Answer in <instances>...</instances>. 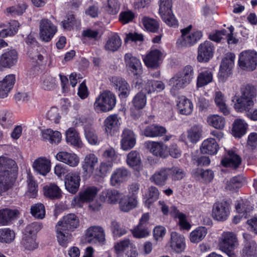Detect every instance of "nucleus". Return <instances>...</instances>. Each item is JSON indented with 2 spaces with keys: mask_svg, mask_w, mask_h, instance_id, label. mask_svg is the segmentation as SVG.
<instances>
[{
  "mask_svg": "<svg viewBox=\"0 0 257 257\" xmlns=\"http://www.w3.org/2000/svg\"><path fill=\"white\" fill-rule=\"evenodd\" d=\"M17 169L14 160L0 157V195L14 185L17 179Z\"/></svg>",
  "mask_w": 257,
  "mask_h": 257,
  "instance_id": "nucleus-1",
  "label": "nucleus"
},
{
  "mask_svg": "<svg viewBox=\"0 0 257 257\" xmlns=\"http://www.w3.org/2000/svg\"><path fill=\"white\" fill-rule=\"evenodd\" d=\"M79 225V220L74 214H69L63 217L56 225L57 238L59 244L67 246L72 237L71 232Z\"/></svg>",
  "mask_w": 257,
  "mask_h": 257,
  "instance_id": "nucleus-2",
  "label": "nucleus"
},
{
  "mask_svg": "<svg viewBox=\"0 0 257 257\" xmlns=\"http://www.w3.org/2000/svg\"><path fill=\"white\" fill-rule=\"evenodd\" d=\"M192 26L181 29V36L178 38L176 44L179 47H189L196 44L202 37V33L200 31L190 33Z\"/></svg>",
  "mask_w": 257,
  "mask_h": 257,
  "instance_id": "nucleus-3",
  "label": "nucleus"
},
{
  "mask_svg": "<svg viewBox=\"0 0 257 257\" xmlns=\"http://www.w3.org/2000/svg\"><path fill=\"white\" fill-rule=\"evenodd\" d=\"M238 241L236 234L232 232H224L220 237L219 246L229 257H236L233 252L238 246Z\"/></svg>",
  "mask_w": 257,
  "mask_h": 257,
  "instance_id": "nucleus-4",
  "label": "nucleus"
},
{
  "mask_svg": "<svg viewBox=\"0 0 257 257\" xmlns=\"http://www.w3.org/2000/svg\"><path fill=\"white\" fill-rule=\"evenodd\" d=\"M115 104V95L110 91L105 90L96 98L94 105L96 110L107 112L112 110Z\"/></svg>",
  "mask_w": 257,
  "mask_h": 257,
  "instance_id": "nucleus-5",
  "label": "nucleus"
},
{
  "mask_svg": "<svg viewBox=\"0 0 257 257\" xmlns=\"http://www.w3.org/2000/svg\"><path fill=\"white\" fill-rule=\"evenodd\" d=\"M238 65L244 70L252 71L257 66V53L253 50H245L239 55Z\"/></svg>",
  "mask_w": 257,
  "mask_h": 257,
  "instance_id": "nucleus-6",
  "label": "nucleus"
},
{
  "mask_svg": "<svg viewBox=\"0 0 257 257\" xmlns=\"http://www.w3.org/2000/svg\"><path fill=\"white\" fill-rule=\"evenodd\" d=\"M126 69L128 73L138 78L143 73L141 61L131 53H126L124 57Z\"/></svg>",
  "mask_w": 257,
  "mask_h": 257,
  "instance_id": "nucleus-7",
  "label": "nucleus"
},
{
  "mask_svg": "<svg viewBox=\"0 0 257 257\" xmlns=\"http://www.w3.org/2000/svg\"><path fill=\"white\" fill-rule=\"evenodd\" d=\"M39 24L41 39L46 42H49L57 31L56 27L48 19H42Z\"/></svg>",
  "mask_w": 257,
  "mask_h": 257,
  "instance_id": "nucleus-8",
  "label": "nucleus"
},
{
  "mask_svg": "<svg viewBox=\"0 0 257 257\" xmlns=\"http://www.w3.org/2000/svg\"><path fill=\"white\" fill-rule=\"evenodd\" d=\"M230 214V205L226 201L215 203L212 208V217L218 221L226 220Z\"/></svg>",
  "mask_w": 257,
  "mask_h": 257,
  "instance_id": "nucleus-9",
  "label": "nucleus"
},
{
  "mask_svg": "<svg viewBox=\"0 0 257 257\" xmlns=\"http://www.w3.org/2000/svg\"><path fill=\"white\" fill-rule=\"evenodd\" d=\"M214 46L209 41L201 43L198 48L197 60L199 62H207L213 56Z\"/></svg>",
  "mask_w": 257,
  "mask_h": 257,
  "instance_id": "nucleus-10",
  "label": "nucleus"
},
{
  "mask_svg": "<svg viewBox=\"0 0 257 257\" xmlns=\"http://www.w3.org/2000/svg\"><path fill=\"white\" fill-rule=\"evenodd\" d=\"M163 53L158 49H152L144 59L145 65L148 68H158L162 62Z\"/></svg>",
  "mask_w": 257,
  "mask_h": 257,
  "instance_id": "nucleus-11",
  "label": "nucleus"
},
{
  "mask_svg": "<svg viewBox=\"0 0 257 257\" xmlns=\"http://www.w3.org/2000/svg\"><path fill=\"white\" fill-rule=\"evenodd\" d=\"M235 55L232 53H227L222 59L220 66L218 76L223 79L226 78L230 73V71L233 68L234 63Z\"/></svg>",
  "mask_w": 257,
  "mask_h": 257,
  "instance_id": "nucleus-12",
  "label": "nucleus"
},
{
  "mask_svg": "<svg viewBox=\"0 0 257 257\" xmlns=\"http://www.w3.org/2000/svg\"><path fill=\"white\" fill-rule=\"evenodd\" d=\"M244 246L241 251L242 257H257V244L251 235L244 233Z\"/></svg>",
  "mask_w": 257,
  "mask_h": 257,
  "instance_id": "nucleus-13",
  "label": "nucleus"
},
{
  "mask_svg": "<svg viewBox=\"0 0 257 257\" xmlns=\"http://www.w3.org/2000/svg\"><path fill=\"white\" fill-rule=\"evenodd\" d=\"M98 190L96 187H88L79 193V196L74 198L72 203L75 205H80L84 202H90L95 198Z\"/></svg>",
  "mask_w": 257,
  "mask_h": 257,
  "instance_id": "nucleus-14",
  "label": "nucleus"
},
{
  "mask_svg": "<svg viewBox=\"0 0 257 257\" xmlns=\"http://www.w3.org/2000/svg\"><path fill=\"white\" fill-rule=\"evenodd\" d=\"M171 170L170 168L163 167L156 171L150 177V180L158 186L165 185L170 176Z\"/></svg>",
  "mask_w": 257,
  "mask_h": 257,
  "instance_id": "nucleus-15",
  "label": "nucleus"
},
{
  "mask_svg": "<svg viewBox=\"0 0 257 257\" xmlns=\"http://www.w3.org/2000/svg\"><path fill=\"white\" fill-rule=\"evenodd\" d=\"M18 54L15 49L10 50L3 53L0 57V67L11 68L16 65Z\"/></svg>",
  "mask_w": 257,
  "mask_h": 257,
  "instance_id": "nucleus-16",
  "label": "nucleus"
},
{
  "mask_svg": "<svg viewBox=\"0 0 257 257\" xmlns=\"http://www.w3.org/2000/svg\"><path fill=\"white\" fill-rule=\"evenodd\" d=\"M80 177L77 172H71L67 174L65 178L66 189L72 194H75L80 186Z\"/></svg>",
  "mask_w": 257,
  "mask_h": 257,
  "instance_id": "nucleus-17",
  "label": "nucleus"
},
{
  "mask_svg": "<svg viewBox=\"0 0 257 257\" xmlns=\"http://www.w3.org/2000/svg\"><path fill=\"white\" fill-rule=\"evenodd\" d=\"M121 118L118 114H114L109 115L105 119L104 126L105 132L110 135H114L119 130Z\"/></svg>",
  "mask_w": 257,
  "mask_h": 257,
  "instance_id": "nucleus-18",
  "label": "nucleus"
},
{
  "mask_svg": "<svg viewBox=\"0 0 257 257\" xmlns=\"http://www.w3.org/2000/svg\"><path fill=\"white\" fill-rule=\"evenodd\" d=\"M233 107L237 112H247L254 106L253 100H249L238 95H235L232 99Z\"/></svg>",
  "mask_w": 257,
  "mask_h": 257,
  "instance_id": "nucleus-19",
  "label": "nucleus"
},
{
  "mask_svg": "<svg viewBox=\"0 0 257 257\" xmlns=\"http://www.w3.org/2000/svg\"><path fill=\"white\" fill-rule=\"evenodd\" d=\"M105 236L104 229L99 226L90 227L86 232V236L90 242L92 241L103 242L105 240Z\"/></svg>",
  "mask_w": 257,
  "mask_h": 257,
  "instance_id": "nucleus-20",
  "label": "nucleus"
},
{
  "mask_svg": "<svg viewBox=\"0 0 257 257\" xmlns=\"http://www.w3.org/2000/svg\"><path fill=\"white\" fill-rule=\"evenodd\" d=\"M121 147L124 151L132 149L136 145V138L134 132L128 129L123 130L121 135Z\"/></svg>",
  "mask_w": 257,
  "mask_h": 257,
  "instance_id": "nucleus-21",
  "label": "nucleus"
},
{
  "mask_svg": "<svg viewBox=\"0 0 257 257\" xmlns=\"http://www.w3.org/2000/svg\"><path fill=\"white\" fill-rule=\"evenodd\" d=\"M241 163V158L235 151L229 150L227 157L221 160V164L226 167L236 169Z\"/></svg>",
  "mask_w": 257,
  "mask_h": 257,
  "instance_id": "nucleus-22",
  "label": "nucleus"
},
{
  "mask_svg": "<svg viewBox=\"0 0 257 257\" xmlns=\"http://www.w3.org/2000/svg\"><path fill=\"white\" fill-rule=\"evenodd\" d=\"M121 193L113 189L104 190L100 196V199L109 204H116L121 196Z\"/></svg>",
  "mask_w": 257,
  "mask_h": 257,
  "instance_id": "nucleus-23",
  "label": "nucleus"
},
{
  "mask_svg": "<svg viewBox=\"0 0 257 257\" xmlns=\"http://www.w3.org/2000/svg\"><path fill=\"white\" fill-rule=\"evenodd\" d=\"M56 159L70 167H76L79 162V158L74 153L67 152H60L56 156Z\"/></svg>",
  "mask_w": 257,
  "mask_h": 257,
  "instance_id": "nucleus-24",
  "label": "nucleus"
},
{
  "mask_svg": "<svg viewBox=\"0 0 257 257\" xmlns=\"http://www.w3.org/2000/svg\"><path fill=\"white\" fill-rule=\"evenodd\" d=\"M189 83L187 82L178 73L175 75L169 81L171 87V93L175 95L177 92L187 86Z\"/></svg>",
  "mask_w": 257,
  "mask_h": 257,
  "instance_id": "nucleus-25",
  "label": "nucleus"
},
{
  "mask_svg": "<svg viewBox=\"0 0 257 257\" xmlns=\"http://www.w3.org/2000/svg\"><path fill=\"white\" fill-rule=\"evenodd\" d=\"M15 81V76L10 74L0 81V97L4 98L7 97L8 93L13 87Z\"/></svg>",
  "mask_w": 257,
  "mask_h": 257,
  "instance_id": "nucleus-26",
  "label": "nucleus"
},
{
  "mask_svg": "<svg viewBox=\"0 0 257 257\" xmlns=\"http://www.w3.org/2000/svg\"><path fill=\"white\" fill-rule=\"evenodd\" d=\"M170 246L176 252H181L185 247L184 236L176 232H172L171 234Z\"/></svg>",
  "mask_w": 257,
  "mask_h": 257,
  "instance_id": "nucleus-27",
  "label": "nucleus"
},
{
  "mask_svg": "<svg viewBox=\"0 0 257 257\" xmlns=\"http://www.w3.org/2000/svg\"><path fill=\"white\" fill-rule=\"evenodd\" d=\"M20 27L19 23L16 20L11 21L8 25H0V37L6 38L15 35Z\"/></svg>",
  "mask_w": 257,
  "mask_h": 257,
  "instance_id": "nucleus-28",
  "label": "nucleus"
},
{
  "mask_svg": "<svg viewBox=\"0 0 257 257\" xmlns=\"http://www.w3.org/2000/svg\"><path fill=\"white\" fill-rule=\"evenodd\" d=\"M66 140L68 144L76 148H81L82 142L79 133L74 127H70L66 133Z\"/></svg>",
  "mask_w": 257,
  "mask_h": 257,
  "instance_id": "nucleus-29",
  "label": "nucleus"
},
{
  "mask_svg": "<svg viewBox=\"0 0 257 257\" xmlns=\"http://www.w3.org/2000/svg\"><path fill=\"white\" fill-rule=\"evenodd\" d=\"M129 175L128 171L123 168L116 169L112 174L110 178V183L112 186H117L126 180Z\"/></svg>",
  "mask_w": 257,
  "mask_h": 257,
  "instance_id": "nucleus-30",
  "label": "nucleus"
},
{
  "mask_svg": "<svg viewBox=\"0 0 257 257\" xmlns=\"http://www.w3.org/2000/svg\"><path fill=\"white\" fill-rule=\"evenodd\" d=\"M146 147L150 152L154 156L165 158L166 154V146L163 143L156 142H148L146 143Z\"/></svg>",
  "mask_w": 257,
  "mask_h": 257,
  "instance_id": "nucleus-31",
  "label": "nucleus"
},
{
  "mask_svg": "<svg viewBox=\"0 0 257 257\" xmlns=\"http://www.w3.org/2000/svg\"><path fill=\"white\" fill-rule=\"evenodd\" d=\"M213 81V72L210 69H205L199 73L196 81V87L201 88Z\"/></svg>",
  "mask_w": 257,
  "mask_h": 257,
  "instance_id": "nucleus-32",
  "label": "nucleus"
},
{
  "mask_svg": "<svg viewBox=\"0 0 257 257\" xmlns=\"http://www.w3.org/2000/svg\"><path fill=\"white\" fill-rule=\"evenodd\" d=\"M167 130L165 127L158 124H153L146 126L143 132V134L150 138L162 137L166 134Z\"/></svg>",
  "mask_w": 257,
  "mask_h": 257,
  "instance_id": "nucleus-33",
  "label": "nucleus"
},
{
  "mask_svg": "<svg viewBox=\"0 0 257 257\" xmlns=\"http://www.w3.org/2000/svg\"><path fill=\"white\" fill-rule=\"evenodd\" d=\"M118 203L120 210L127 212L136 206L137 201L135 196H125L122 194Z\"/></svg>",
  "mask_w": 257,
  "mask_h": 257,
  "instance_id": "nucleus-34",
  "label": "nucleus"
},
{
  "mask_svg": "<svg viewBox=\"0 0 257 257\" xmlns=\"http://www.w3.org/2000/svg\"><path fill=\"white\" fill-rule=\"evenodd\" d=\"M43 191L45 196L52 200L58 199L62 197L61 189L54 183L45 186Z\"/></svg>",
  "mask_w": 257,
  "mask_h": 257,
  "instance_id": "nucleus-35",
  "label": "nucleus"
},
{
  "mask_svg": "<svg viewBox=\"0 0 257 257\" xmlns=\"http://www.w3.org/2000/svg\"><path fill=\"white\" fill-rule=\"evenodd\" d=\"M218 149L219 146L216 140L209 138L203 142L200 149L203 154L213 155L217 153Z\"/></svg>",
  "mask_w": 257,
  "mask_h": 257,
  "instance_id": "nucleus-36",
  "label": "nucleus"
},
{
  "mask_svg": "<svg viewBox=\"0 0 257 257\" xmlns=\"http://www.w3.org/2000/svg\"><path fill=\"white\" fill-rule=\"evenodd\" d=\"M112 80L115 88L119 91V95L122 98L126 97L129 94V86L126 81L119 77H112Z\"/></svg>",
  "mask_w": 257,
  "mask_h": 257,
  "instance_id": "nucleus-37",
  "label": "nucleus"
},
{
  "mask_svg": "<svg viewBox=\"0 0 257 257\" xmlns=\"http://www.w3.org/2000/svg\"><path fill=\"white\" fill-rule=\"evenodd\" d=\"M33 166L36 172L43 176L50 170V162L45 158H39L36 160Z\"/></svg>",
  "mask_w": 257,
  "mask_h": 257,
  "instance_id": "nucleus-38",
  "label": "nucleus"
},
{
  "mask_svg": "<svg viewBox=\"0 0 257 257\" xmlns=\"http://www.w3.org/2000/svg\"><path fill=\"white\" fill-rule=\"evenodd\" d=\"M177 106L180 113L183 115L190 114L193 109L191 101L185 97H182L179 99Z\"/></svg>",
  "mask_w": 257,
  "mask_h": 257,
  "instance_id": "nucleus-39",
  "label": "nucleus"
},
{
  "mask_svg": "<svg viewBox=\"0 0 257 257\" xmlns=\"http://www.w3.org/2000/svg\"><path fill=\"white\" fill-rule=\"evenodd\" d=\"M43 139L51 144H58L61 140V134L58 131H54L51 129H47L42 131Z\"/></svg>",
  "mask_w": 257,
  "mask_h": 257,
  "instance_id": "nucleus-40",
  "label": "nucleus"
},
{
  "mask_svg": "<svg viewBox=\"0 0 257 257\" xmlns=\"http://www.w3.org/2000/svg\"><path fill=\"white\" fill-rule=\"evenodd\" d=\"M97 162V157L93 154H89L84 159L82 164V169L87 173L92 174L94 171V166Z\"/></svg>",
  "mask_w": 257,
  "mask_h": 257,
  "instance_id": "nucleus-41",
  "label": "nucleus"
},
{
  "mask_svg": "<svg viewBox=\"0 0 257 257\" xmlns=\"http://www.w3.org/2000/svg\"><path fill=\"white\" fill-rule=\"evenodd\" d=\"M18 213L17 210L8 208L0 210V224L2 225H8L16 217Z\"/></svg>",
  "mask_w": 257,
  "mask_h": 257,
  "instance_id": "nucleus-42",
  "label": "nucleus"
},
{
  "mask_svg": "<svg viewBox=\"0 0 257 257\" xmlns=\"http://www.w3.org/2000/svg\"><path fill=\"white\" fill-rule=\"evenodd\" d=\"M165 88L164 84L160 81L148 80L145 84L142 91L151 94L155 91L160 92Z\"/></svg>",
  "mask_w": 257,
  "mask_h": 257,
  "instance_id": "nucleus-43",
  "label": "nucleus"
},
{
  "mask_svg": "<svg viewBox=\"0 0 257 257\" xmlns=\"http://www.w3.org/2000/svg\"><path fill=\"white\" fill-rule=\"evenodd\" d=\"M237 212L240 214L241 217L247 218L252 211L253 206L250 202L247 200L241 199L236 205Z\"/></svg>",
  "mask_w": 257,
  "mask_h": 257,
  "instance_id": "nucleus-44",
  "label": "nucleus"
},
{
  "mask_svg": "<svg viewBox=\"0 0 257 257\" xmlns=\"http://www.w3.org/2000/svg\"><path fill=\"white\" fill-rule=\"evenodd\" d=\"M121 45V41L118 35L113 34L108 37L104 46L105 50L114 52L117 51Z\"/></svg>",
  "mask_w": 257,
  "mask_h": 257,
  "instance_id": "nucleus-45",
  "label": "nucleus"
},
{
  "mask_svg": "<svg viewBox=\"0 0 257 257\" xmlns=\"http://www.w3.org/2000/svg\"><path fill=\"white\" fill-rule=\"evenodd\" d=\"M192 174L197 179L202 180L207 182H210L214 177L213 172L209 169L204 170L197 168L193 170Z\"/></svg>",
  "mask_w": 257,
  "mask_h": 257,
  "instance_id": "nucleus-46",
  "label": "nucleus"
},
{
  "mask_svg": "<svg viewBox=\"0 0 257 257\" xmlns=\"http://www.w3.org/2000/svg\"><path fill=\"white\" fill-rule=\"evenodd\" d=\"M142 23L148 31L154 33H159L160 26L156 20L145 16L142 19Z\"/></svg>",
  "mask_w": 257,
  "mask_h": 257,
  "instance_id": "nucleus-47",
  "label": "nucleus"
},
{
  "mask_svg": "<svg viewBox=\"0 0 257 257\" xmlns=\"http://www.w3.org/2000/svg\"><path fill=\"white\" fill-rule=\"evenodd\" d=\"M247 126V123L243 119H237L235 120L232 129L234 136L235 137H241L246 133Z\"/></svg>",
  "mask_w": 257,
  "mask_h": 257,
  "instance_id": "nucleus-48",
  "label": "nucleus"
},
{
  "mask_svg": "<svg viewBox=\"0 0 257 257\" xmlns=\"http://www.w3.org/2000/svg\"><path fill=\"white\" fill-rule=\"evenodd\" d=\"M171 214L175 218L179 219V225L183 229L189 230L191 227L190 224L186 220V216L185 214L180 212L176 207H172L171 209Z\"/></svg>",
  "mask_w": 257,
  "mask_h": 257,
  "instance_id": "nucleus-49",
  "label": "nucleus"
},
{
  "mask_svg": "<svg viewBox=\"0 0 257 257\" xmlns=\"http://www.w3.org/2000/svg\"><path fill=\"white\" fill-rule=\"evenodd\" d=\"M214 100L219 111L225 115L229 114V108L226 104L224 95L220 91H217L215 93Z\"/></svg>",
  "mask_w": 257,
  "mask_h": 257,
  "instance_id": "nucleus-50",
  "label": "nucleus"
},
{
  "mask_svg": "<svg viewBox=\"0 0 257 257\" xmlns=\"http://www.w3.org/2000/svg\"><path fill=\"white\" fill-rule=\"evenodd\" d=\"M202 130L201 126L194 125L187 131V138L192 143H197L202 136Z\"/></svg>",
  "mask_w": 257,
  "mask_h": 257,
  "instance_id": "nucleus-51",
  "label": "nucleus"
},
{
  "mask_svg": "<svg viewBox=\"0 0 257 257\" xmlns=\"http://www.w3.org/2000/svg\"><path fill=\"white\" fill-rule=\"evenodd\" d=\"M207 233V229L205 227H198L190 233V240L192 242L198 243L204 239Z\"/></svg>",
  "mask_w": 257,
  "mask_h": 257,
  "instance_id": "nucleus-52",
  "label": "nucleus"
},
{
  "mask_svg": "<svg viewBox=\"0 0 257 257\" xmlns=\"http://www.w3.org/2000/svg\"><path fill=\"white\" fill-rule=\"evenodd\" d=\"M27 182L28 184L27 195L30 198H36L38 194V185L33 176L30 174L27 175Z\"/></svg>",
  "mask_w": 257,
  "mask_h": 257,
  "instance_id": "nucleus-53",
  "label": "nucleus"
},
{
  "mask_svg": "<svg viewBox=\"0 0 257 257\" xmlns=\"http://www.w3.org/2000/svg\"><path fill=\"white\" fill-rule=\"evenodd\" d=\"M127 164L132 168L137 167L141 164L140 154L137 151H132L127 155Z\"/></svg>",
  "mask_w": 257,
  "mask_h": 257,
  "instance_id": "nucleus-54",
  "label": "nucleus"
},
{
  "mask_svg": "<svg viewBox=\"0 0 257 257\" xmlns=\"http://www.w3.org/2000/svg\"><path fill=\"white\" fill-rule=\"evenodd\" d=\"M208 122L214 128L222 130L224 127L225 120L224 117L214 114L208 117Z\"/></svg>",
  "mask_w": 257,
  "mask_h": 257,
  "instance_id": "nucleus-55",
  "label": "nucleus"
},
{
  "mask_svg": "<svg viewBox=\"0 0 257 257\" xmlns=\"http://www.w3.org/2000/svg\"><path fill=\"white\" fill-rule=\"evenodd\" d=\"M151 232L149 227L138 224L133 230L132 232L136 238H141L148 236Z\"/></svg>",
  "mask_w": 257,
  "mask_h": 257,
  "instance_id": "nucleus-56",
  "label": "nucleus"
},
{
  "mask_svg": "<svg viewBox=\"0 0 257 257\" xmlns=\"http://www.w3.org/2000/svg\"><path fill=\"white\" fill-rule=\"evenodd\" d=\"M243 181L242 176H235L227 182L226 189L230 191L236 190L242 186Z\"/></svg>",
  "mask_w": 257,
  "mask_h": 257,
  "instance_id": "nucleus-57",
  "label": "nucleus"
},
{
  "mask_svg": "<svg viewBox=\"0 0 257 257\" xmlns=\"http://www.w3.org/2000/svg\"><path fill=\"white\" fill-rule=\"evenodd\" d=\"M110 228L114 237H119L126 233V229L115 220L111 221Z\"/></svg>",
  "mask_w": 257,
  "mask_h": 257,
  "instance_id": "nucleus-58",
  "label": "nucleus"
},
{
  "mask_svg": "<svg viewBox=\"0 0 257 257\" xmlns=\"http://www.w3.org/2000/svg\"><path fill=\"white\" fill-rule=\"evenodd\" d=\"M147 98L146 94L142 91L138 93L133 100V103L135 107L138 109L143 108L146 105Z\"/></svg>",
  "mask_w": 257,
  "mask_h": 257,
  "instance_id": "nucleus-59",
  "label": "nucleus"
},
{
  "mask_svg": "<svg viewBox=\"0 0 257 257\" xmlns=\"http://www.w3.org/2000/svg\"><path fill=\"white\" fill-rule=\"evenodd\" d=\"M112 169V163L108 162H102L95 169V174L99 177H104Z\"/></svg>",
  "mask_w": 257,
  "mask_h": 257,
  "instance_id": "nucleus-60",
  "label": "nucleus"
},
{
  "mask_svg": "<svg viewBox=\"0 0 257 257\" xmlns=\"http://www.w3.org/2000/svg\"><path fill=\"white\" fill-rule=\"evenodd\" d=\"M31 213L36 218L43 219L45 215V206L42 203H37L31 206Z\"/></svg>",
  "mask_w": 257,
  "mask_h": 257,
  "instance_id": "nucleus-61",
  "label": "nucleus"
},
{
  "mask_svg": "<svg viewBox=\"0 0 257 257\" xmlns=\"http://www.w3.org/2000/svg\"><path fill=\"white\" fill-rule=\"evenodd\" d=\"M13 114L6 110L0 111V124L4 127H7L13 123Z\"/></svg>",
  "mask_w": 257,
  "mask_h": 257,
  "instance_id": "nucleus-62",
  "label": "nucleus"
},
{
  "mask_svg": "<svg viewBox=\"0 0 257 257\" xmlns=\"http://www.w3.org/2000/svg\"><path fill=\"white\" fill-rule=\"evenodd\" d=\"M15 237L14 231L9 228L0 229V241L9 243L13 241Z\"/></svg>",
  "mask_w": 257,
  "mask_h": 257,
  "instance_id": "nucleus-63",
  "label": "nucleus"
},
{
  "mask_svg": "<svg viewBox=\"0 0 257 257\" xmlns=\"http://www.w3.org/2000/svg\"><path fill=\"white\" fill-rule=\"evenodd\" d=\"M120 7V4L118 0H107L105 10L109 14L113 15L118 13Z\"/></svg>",
  "mask_w": 257,
  "mask_h": 257,
  "instance_id": "nucleus-64",
  "label": "nucleus"
}]
</instances>
